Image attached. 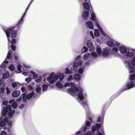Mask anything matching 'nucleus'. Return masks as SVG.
<instances>
[{"instance_id": "19", "label": "nucleus", "mask_w": 135, "mask_h": 135, "mask_svg": "<svg viewBox=\"0 0 135 135\" xmlns=\"http://www.w3.org/2000/svg\"><path fill=\"white\" fill-rule=\"evenodd\" d=\"M20 94V92L18 90L14 91L12 93V97H17L19 96Z\"/></svg>"}, {"instance_id": "8", "label": "nucleus", "mask_w": 135, "mask_h": 135, "mask_svg": "<svg viewBox=\"0 0 135 135\" xmlns=\"http://www.w3.org/2000/svg\"><path fill=\"white\" fill-rule=\"evenodd\" d=\"M11 53L9 52L8 53L7 55V57L8 59H11L10 62L11 63L16 62V63L17 64V67L18 70L20 72H21V68L22 66L21 65H20L18 63H17V61L18 60V58L17 56H14V59L15 60H14L13 59H12V58L11 57Z\"/></svg>"}, {"instance_id": "6", "label": "nucleus", "mask_w": 135, "mask_h": 135, "mask_svg": "<svg viewBox=\"0 0 135 135\" xmlns=\"http://www.w3.org/2000/svg\"><path fill=\"white\" fill-rule=\"evenodd\" d=\"M14 112L15 111L12 109L10 105H8L6 107L4 106L3 107L2 114L3 117H5L7 115L11 117L12 116Z\"/></svg>"}, {"instance_id": "10", "label": "nucleus", "mask_w": 135, "mask_h": 135, "mask_svg": "<svg viewBox=\"0 0 135 135\" xmlns=\"http://www.w3.org/2000/svg\"><path fill=\"white\" fill-rule=\"evenodd\" d=\"M3 117L2 116H1L0 118V129H1V127L3 126L6 124H8L9 126H11L12 122L11 121H8L7 118V117L4 118L3 121H2Z\"/></svg>"}, {"instance_id": "48", "label": "nucleus", "mask_w": 135, "mask_h": 135, "mask_svg": "<svg viewBox=\"0 0 135 135\" xmlns=\"http://www.w3.org/2000/svg\"><path fill=\"white\" fill-rule=\"evenodd\" d=\"M6 93L7 94H9L10 92V91L9 90V89L7 87L6 88Z\"/></svg>"}, {"instance_id": "43", "label": "nucleus", "mask_w": 135, "mask_h": 135, "mask_svg": "<svg viewBox=\"0 0 135 135\" xmlns=\"http://www.w3.org/2000/svg\"><path fill=\"white\" fill-rule=\"evenodd\" d=\"M7 132L5 131H2L0 135H7Z\"/></svg>"}, {"instance_id": "2", "label": "nucleus", "mask_w": 135, "mask_h": 135, "mask_svg": "<svg viewBox=\"0 0 135 135\" xmlns=\"http://www.w3.org/2000/svg\"><path fill=\"white\" fill-rule=\"evenodd\" d=\"M86 120L85 123L83 125L79 131L76 132V134L82 133L84 132L85 135H103L104 131L102 128L100 129L101 124L100 123H96L92 126L91 128L92 132L90 131L86 132V130L89 129L91 123L92 121V119L90 117Z\"/></svg>"}, {"instance_id": "4", "label": "nucleus", "mask_w": 135, "mask_h": 135, "mask_svg": "<svg viewBox=\"0 0 135 135\" xmlns=\"http://www.w3.org/2000/svg\"><path fill=\"white\" fill-rule=\"evenodd\" d=\"M116 46L118 48L120 52L122 54H126L127 57L131 58L133 57V54L132 52H128V49L126 46L120 45L118 42L116 43Z\"/></svg>"}, {"instance_id": "36", "label": "nucleus", "mask_w": 135, "mask_h": 135, "mask_svg": "<svg viewBox=\"0 0 135 135\" xmlns=\"http://www.w3.org/2000/svg\"><path fill=\"white\" fill-rule=\"evenodd\" d=\"M5 82V80L3 78H0V87L2 86Z\"/></svg>"}, {"instance_id": "27", "label": "nucleus", "mask_w": 135, "mask_h": 135, "mask_svg": "<svg viewBox=\"0 0 135 135\" xmlns=\"http://www.w3.org/2000/svg\"><path fill=\"white\" fill-rule=\"evenodd\" d=\"M52 76L51 75L50 76L48 77L47 79V80L50 84H52L54 82Z\"/></svg>"}, {"instance_id": "35", "label": "nucleus", "mask_w": 135, "mask_h": 135, "mask_svg": "<svg viewBox=\"0 0 135 135\" xmlns=\"http://www.w3.org/2000/svg\"><path fill=\"white\" fill-rule=\"evenodd\" d=\"M41 88L40 85L37 86L36 88V91L37 93H40L41 92Z\"/></svg>"}, {"instance_id": "28", "label": "nucleus", "mask_w": 135, "mask_h": 135, "mask_svg": "<svg viewBox=\"0 0 135 135\" xmlns=\"http://www.w3.org/2000/svg\"><path fill=\"white\" fill-rule=\"evenodd\" d=\"M10 103H12V106L14 108H16L17 107V105L16 102L14 101L13 100H11L10 101Z\"/></svg>"}, {"instance_id": "23", "label": "nucleus", "mask_w": 135, "mask_h": 135, "mask_svg": "<svg viewBox=\"0 0 135 135\" xmlns=\"http://www.w3.org/2000/svg\"><path fill=\"white\" fill-rule=\"evenodd\" d=\"M93 57L91 55V54L88 52H87L83 56V59L85 60H86L89 57Z\"/></svg>"}, {"instance_id": "55", "label": "nucleus", "mask_w": 135, "mask_h": 135, "mask_svg": "<svg viewBox=\"0 0 135 135\" xmlns=\"http://www.w3.org/2000/svg\"><path fill=\"white\" fill-rule=\"evenodd\" d=\"M21 91H22V92H23L25 90V88L24 87H22L21 89Z\"/></svg>"}, {"instance_id": "39", "label": "nucleus", "mask_w": 135, "mask_h": 135, "mask_svg": "<svg viewBox=\"0 0 135 135\" xmlns=\"http://www.w3.org/2000/svg\"><path fill=\"white\" fill-rule=\"evenodd\" d=\"M103 118H101L100 116L98 117L97 119V121L98 122L103 123Z\"/></svg>"}, {"instance_id": "22", "label": "nucleus", "mask_w": 135, "mask_h": 135, "mask_svg": "<svg viewBox=\"0 0 135 135\" xmlns=\"http://www.w3.org/2000/svg\"><path fill=\"white\" fill-rule=\"evenodd\" d=\"M102 55L105 57H107L109 55V51L106 49H105L103 51L102 53Z\"/></svg>"}, {"instance_id": "60", "label": "nucleus", "mask_w": 135, "mask_h": 135, "mask_svg": "<svg viewBox=\"0 0 135 135\" xmlns=\"http://www.w3.org/2000/svg\"><path fill=\"white\" fill-rule=\"evenodd\" d=\"M29 7H28V6L27 8L26 9V11L25 12V13H26V12L27 11V10L28 9V8H29Z\"/></svg>"}, {"instance_id": "32", "label": "nucleus", "mask_w": 135, "mask_h": 135, "mask_svg": "<svg viewBox=\"0 0 135 135\" xmlns=\"http://www.w3.org/2000/svg\"><path fill=\"white\" fill-rule=\"evenodd\" d=\"M94 34L95 36L98 37L99 36L100 34L98 30L94 29Z\"/></svg>"}, {"instance_id": "40", "label": "nucleus", "mask_w": 135, "mask_h": 135, "mask_svg": "<svg viewBox=\"0 0 135 135\" xmlns=\"http://www.w3.org/2000/svg\"><path fill=\"white\" fill-rule=\"evenodd\" d=\"M88 50V49L85 46H84L82 49V51L83 53L87 52Z\"/></svg>"}, {"instance_id": "54", "label": "nucleus", "mask_w": 135, "mask_h": 135, "mask_svg": "<svg viewBox=\"0 0 135 135\" xmlns=\"http://www.w3.org/2000/svg\"><path fill=\"white\" fill-rule=\"evenodd\" d=\"M24 16H24V15H23V16L22 17H21V19L19 21L18 24V23L20 24L21 22L22 21V20L23 19V17H24Z\"/></svg>"}, {"instance_id": "24", "label": "nucleus", "mask_w": 135, "mask_h": 135, "mask_svg": "<svg viewBox=\"0 0 135 135\" xmlns=\"http://www.w3.org/2000/svg\"><path fill=\"white\" fill-rule=\"evenodd\" d=\"M81 77V75L78 73L74 74L73 76L74 79L75 80L78 81L80 80Z\"/></svg>"}, {"instance_id": "9", "label": "nucleus", "mask_w": 135, "mask_h": 135, "mask_svg": "<svg viewBox=\"0 0 135 135\" xmlns=\"http://www.w3.org/2000/svg\"><path fill=\"white\" fill-rule=\"evenodd\" d=\"M87 46L89 48V51L91 52V55L93 58H95L98 56L97 54L93 51L95 50L94 47L93 46V44L90 40H88L87 42Z\"/></svg>"}, {"instance_id": "50", "label": "nucleus", "mask_w": 135, "mask_h": 135, "mask_svg": "<svg viewBox=\"0 0 135 135\" xmlns=\"http://www.w3.org/2000/svg\"><path fill=\"white\" fill-rule=\"evenodd\" d=\"M8 103V102L7 100H5L3 102V105H6Z\"/></svg>"}, {"instance_id": "1", "label": "nucleus", "mask_w": 135, "mask_h": 135, "mask_svg": "<svg viewBox=\"0 0 135 135\" xmlns=\"http://www.w3.org/2000/svg\"><path fill=\"white\" fill-rule=\"evenodd\" d=\"M75 85V84L73 82L67 83L64 84V87H71L70 88L68 89L67 92L71 95L75 96L77 94L78 98L79 99V102L85 109L87 118L86 119L88 120L87 119H88L90 117L91 113L86 101L83 100L86 97L87 94L86 93L83 92V90L81 87L80 86V84L77 85V88L76 87Z\"/></svg>"}, {"instance_id": "58", "label": "nucleus", "mask_w": 135, "mask_h": 135, "mask_svg": "<svg viewBox=\"0 0 135 135\" xmlns=\"http://www.w3.org/2000/svg\"><path fill=\"white\" fill-rule=\"evenodd\" d=\"M22 99V98L21 97H20L19 98V99H18L17 100V101L18 102H19Z\"/></svg>"}, {"instance_id": "12", "label": "nucleus", "mask_w": 135, "mask_h": 135, "mask_svg": "<svg viewBox=\"0 0 135 135\" xmlns=\"http://www.w3.org/2000/svg\"><path fill=\"white\" fill-rule=\"evenodd\" d=\"M105 35H107L106 34ZM106 36L108 37H107L103 36L108 40V41L107 42V45L108 46L112 47H114L115 46V45H116V43H117V42L115 41H114L111 39H109V37L107 35Z\"/></svg>"}, {"instance_id": "33", "label": "nucleus", "mask_w": 135, "mask_h": 135, "mask_svg": "<svg viewBox=\"0 0 135 135\" xmlns=\"http://www.w3.org/2000/svg\"><path fill=\"white\" fill-rule=\"evenodd\" d=\"M48 85H47L44 84L42 86V90L43 91H46L48 89Z\"/></svg>"}, {"instance_id": "37", "label": "nucleus", "mask_w": 135, "mask_h": 135, "mask_svg": "<svg viewBox=\"0 0 135 135\" xmlns=\"http://www.w3.org/2000/svg\"><path fill=\"white\" fill-rule=\"evenodd\" d=\"M5 89L3 87H1L0 88V94H1V93H2L3 94H4L5 93Z\"/></svg>"}, {"instance_id": "15", "label": "nucleus", "mask_w": 135, "mask_h": 135, "mask_svg": "<svg viewBox=\"0 0 135 135\" xmlns=\"http://www.w3.org/2000/svg\"><path fill=\"white\" fill-rule=\"evenodd\" d=\"M86 26L87 28L90 29H93L94 27V25L92 22L91 21L86 22Z\"/></svg>"}, {"instance_id": "61", "label": "nucleus", "mask_w": 135, "mask_h": 135, "mask_svg": "<svg viewBox=\"0 0 135 135\" xmlns=\"http://www.w3.org/2000/svg\"><path fill=\"white\" fill-rule=\"evenodd\" d=\"M43 81L44 82L46 81H47V79H46V78H45V79H44Z\"/></svg>"}, {"instance_id": "31", "label": "nucleus", "mask_w": 135, "mask_h": 135, "mask_svg": "<svg viewBox=\"0 0 135 135\" xmlns=\"http://www.w3.org/2000/svg\"><path fill=\"white\" fill-rule=\"evenodd\" d=\"M84 69V68L83 67H80L79 68V70H78L77 73L78 72L81 74H82L83 73Z\"/></svg>"}, {"instance_id": "21", "label": "nucleus", "mask_w": 135, "mask_h": 135, "mask_svg": "<svg viewBox=\"0 0 135 135\" xmlns=\"http://www.w3.org/2000/svg\"><path fill=\"white\" fill-rule=\"evenodd\" d=\"M9 72L6 71L5 72L2 73V78L4 80L5 79H7L9 78Z\"/></svg>"}, {"instance_id": "11", "label": "nucleus", "mask_w": 135, "mask_h": 135, "mask_svg": "<svg viewBox=\"0 0 135 135\" xmlns=\"http://www.w3.org/2000/svg\"><path fill=\"white\" fill-rule=\"evenodd\" d=\"M35 94L34 92L32 91L29 94H26L23 93L22 95V100L24 102H26L27 100H29Z\"/></svg>"}, {"instance_id": "34", "label": "nucleus", "mask_w": 135, "mask_h": 135, "mask_svg": "<svg viewBox=\"0 0 135 135\" xmlns=\"http://www.w3.org/2000/svg\"><path fill=\"white\" fill-rule=\"evenodd\" d=\"M58 77H59V80L60 81H62L63 80L64 78V76L63 73H61L60 74L58 75Z\"/></svg>"}, {"instance_id": "53", "label": "nucleus", "mask_w": 135, "mask_h": 135, "mask_svg": "<svg viewBox=\"0 0 135 135\" xmlns=\"http://www.w3.org/2000/svg\"><path fill=\"white\" fill-rule=\"evenodd\" d=\"M24 16H24V15H23V16L22 17H21V19L19 21L18 24V23L20 24L21 22L22 21V20L23 19V17H24Z\"/></svg>"}, {"instance_id": "59", "label": "nucleus", "mask_w": 135, "mask_h": 135, "mask_svg": "<svg viewBox=\"0 0 135 135\" xmlns=\"http://www.w3.org/2000/svg\"><path fill=\"white\" fill-rule=\"evenodd\" d=\"M96 41L98 42H100V40L98 38H97V39H96Z\"/></svg>"}, {"instance_id": "18", "label": "nucleus", "mask_w": 135, "mask_h": 135, "mask_svg": "<svg viewBox=\"0 0 135 135\" xmlns=\"http://www.w3.org/2000/svg\"><path fill=\"white\" fill-rule=\"evenodd\" d=\"M8 68L11 72H13L17 70L16 67L13 64H11L9 65L8 66Z\"/></svg>"}, {"instance_id": "5", "label": "nucleus", "mask_w": 135, "mask_h": 135, "mask_svg": "<svg viewBox=\"0 0 135 135\" xmlns=\"http://www.w3.org/2000/svg\"><path fill=\"white\" fill-rule=\"evenodd\" d=\"M129 73H130L129 72ZM134 73H131L132 74L129 76V80L127 82L126 84V88H124L123 91L127 90L135 87V74Z\"/></svg>"}, {"instance_id": "56", "label": "nucleus", "mask_w": 135, "mask_h": 135, "mask_svg": "<svg viewBox=\"0 0 135 135\" xmlns=\"http://www.w3.org/2000/svg\"><path fill=\"white\" fill-rule=\"evenodd\" d=\"M22 75H23L24 76H25L27 74V73L26 72H23V73H22Z\"/></svg>"}, {"instance_id": "45", "label": "nucleus", "mask_w": 135, "mask_h": 135, "mask_svg": "<svg viewBox=\"0 0 135 135\" xmlns=\"http://www.w3.org/2000/svg\"><path fill=\"white\" fill-rule=\"evenodd\" d=\"M77 63L78 64V65L80 66H81L82 65V61L81 60H79Z\"/></svg>"}, {"instance_id": "3", "label": "nucleus", "mask_w": 135, "mask_h": 135, "mask_svg": "<svg viewBox=\"0 0 135 135\" xmlns=\"http://www.w3.org/2000/svg\"><path fill=\"white\" fill-rule=\"evenodd\" d=\"M4 30L6 35L8 43L10 42L12 44L15 43L16 40L15 38L16 35V31L11 28H7Z\"/></svg>"}, {"instance_id": "38", "label": "nucleus", "mask_w": 135, "mask_h": 135, "mask_svg": "<svg viewBox=\"0 0 135 135\" xmlns=\"http://www.w3.org/2000/svg\"><path fill=\"white\" fill-rule=\"evenodd\" d=\"M52 77L53 78V79L54 80H53L54 81V82L59 79V77H58V75H54L52 76Z\"/></svg>"}, {"instance_id": "51", "label": "nucleus", "mask_w": 135, "mask_h": 135, "mask_svg": "<svg viewBox=\"0 0 135 135\" xmlns=\"http://www.w3.org/2000/svg\"><path fill=\"white\" fill-rule=\"evenodd\" d=\"M31 79V78L30 77H28L25 79V80L27 82L30 81Z\"/></svg>"}, {"instance_id": "62", "label": "nucleus", "mask_w": 135, "mask_h": 135, "mask_svg": "<svg viewBox=\"0 0 135 135\" xmlns=\"http://www.w3.org/2000/svg\"><path fill=\"white\" fill-rule=\"evenodd\" d=\"M7 129V127H4V128H3V129H4V130H6V129Z\"/></svg>"}, {"instance_id": "44", "label": "nucleus", "mask_w": 135, "mask_h": 135, "mask_svg": "<svg viewBox=\"0 0 135 135\" xmlns=\"http://www.w3.org/2000/svg\"><path fill=\"white\" fill-rule=\"evenodd\" d=\"M11 49L13 51H15V50L16 47L15 45H11Z\"/></svg>"}, {"instance_id": "26", "label": "nucleus", "mask_w": 135, "mask_h": 135, "mask_svg": "<svg viewBox=\"0 0 135 135\" xmlns=\"http://www.w3.org/2000/svg\"><path fill=\"white\" fill-rule=\"evenodd\" d=\"M56 86L59 88H62L64 87L63 85L61 84L59 81H57L56 83Z\"/></svg>"}, {"instance_id": "46", "label": "nucleus", "mask_w": 135, "mask_h": 135, "mask_svg": "<svg viewBox=\"0 0 135 135\" xmlns=\"http://www.w3.org/2000/svg\"><path fill=\"white\" fill-rule=\"evenodd\" d=\"M24 106V105L23 104H21L19 106V108L20 109H22L23 108Z\"/></svg>"}, {"instance_id": "42", "label": "nucleus", "mask_w": 135, "mask_h": 135, "mask_svg": "<svg viewBox=\"0 0 135 135\" xmlns=\"http://www.w3.org/2000/svg\"><path fill=\"white\" fill-rule=\"evenodd\" d=\"M73 80V78L72 76L71 75H70L69 78H68L67 80L69 81Z\"/></svg>"}, {"instance_id": "20", "label": "nucleus", "mask_w": 135, "mask_h": 135, "mask_svg": "<svg viewBox=\"0 0 135 135\" xmlns=\"http://www.w3.org/2000/svg\"><path fill=\"white\" fill-rule=\"evenodd\" d=\"M116 47L113 48L112 50V53L113 54H115V55L116 56H117L119 54V53L118 52V48L116 46Z\"/></svg>"}, {"instance_id": "16", "label": "nucleus", "mask_w": 135, "mask_h": 135, "mask_svg": "<svg viewBox=\"0 0 135 135\" xmlns=\"http://www.w3.org/2000/svg\"><path fill=\"white\" fill-rule=\"evenodd\" d=\"M85 2L83 3V6L85 9L88 10L90 8V5L89 4V0H84Z\"/></svg>"}, {"instance_id": "13", "label": "nucleus", "mask_w": 135, "mask_h": 135, "mask_svg": "<svg viewBox=\"0 0 135 135\" xmlns=\"http://www.w3.org/2000/svg\"><path fill=\"white\" fill-rule=\"evenodd\" d=\"M8 61L6 59L3 62L2 64L0 66V72L1 74L3 71L5 72L6 71L5 70L7 67V66L6 65V64H8Z\"/></svg>"}, {"instance_id": "30", "label": "nucleus", "mask_w": 135, "mask_h": 135, "mask_svg": "<svg viewBox=\"0 0 135 135\" xmlns=\"http://www.w3.org/2000/svg\"><path fill=\"white\" fill-rule=\"evenodd\" d=\"M65 73L66 74H73L74 73L73 71H72L71 70V68L70 69V71L69 70L68 68H67L65 69Z\"/></svg>"}, {"instance_id": "47", "label": "nucleus", "mask_w": 135, "mask_h": 135, "mask_svg": "<svg viewBox=\"0 0 135 135\" xmlns=\"http://www.w3.org/2000/svg\"><path fill=\"white\" fill-rule=\"evenodd\" d=\"M90 34L93 38H95L94 36L93 35V32L92 31H90Z\"/></svg>"}, {"instance_id": "63", "label": "nucleus", "mask_w": 135, "mask_h": 135, "mask_svg": "<svg viewBox=\"0 0 135 135\" xmlns=\"http://www.w3.org/2000/svg\"><path fill=\"white\" fill-rule=\"evenodd\" d=\"M26 13H25V12L24 13V14H23V15H24V16H25V15H26Z\"/></svg>"}, {"instance_id": "14", "label": "nucleus", "mask_w": 135, "mask_h": 135, "mask_svg": "<svg viewBox=\"0 0 135 135\" xmlns=\"http://www.w3.org/2000/svg\"><path fill=\"white\" fill-rule=\"evenodd\" d=\"M79 65L77 62L73 63V66L71 67V69L72 71H73L74 73H76L78 71V68Z\"/></svg>"}, {"instance_id": "57", "label": "nucleus", "mask_w": 135, "mask_h": 135, "mask_svg": "<svg viewBox=\"0 0 135 135\" xmlns=\"http://www.w3.org/2000/svg\"><path fill=\"white\" fill-rule=\"evenodd\" d=\"M33 0H31V1L30 2V3H29L28 5V7H29L31 4V3L32 2H33Z\"/></svg>"}, {"instance_id": "41", "label": "nucleus", "mask_w": 135, "mask_h": 135, "mask_svg": "<svg viewBox=\"0 0 135 135\" xmlns=\"http://www.w3.org/2000/svg\"><path fill=\"white\" fill-rule=\"evenodd\" d=\"M18 85V84L17 82H13L12 83V87L13 88H15Z\"/></svg>"}, {"instance_id": "7", "label": "nucleus", "mask_w": 135, "mask_h": 135, "mask_svg": "<svg viewBox=\"0 0 135 135\" xmlns=\"http://www.w3.org/2000/svg\"><path fill=\"white\" fill-rule=\"evenodd\" d=\"M91 19L92 20L95 21V26H96L97 28L100 31V32L102 34L103 36L107 37H108L103 31V30L99 25L98 21L97 20L95 14L93 12H92V13H91Z\"/></svg>"}, {"instance_id": "17", "label": "nucleus", "mask_w": 135, "mask_h": 135, "mask_svg": "<svg viewBox=\"0 0 135 135\" xmlns=\"http://www.w3.org/2000/svg\"><path fill=\"white\" fill-rule=\"evenodd\" d=\"M81 15L82 17L84 19L86 20L88 19L89 13L88 11L84 10Z\"/></svg>"}, {"instance_id": "52", "label": "nucleus", "mask_w": 135, "mask_h": 135, "mask_svg": "<svg viewBox=\"0 0 135 135\" xmlns=\"http://www.w3.org/2000/svg\"><path fill=\"white\" fill-rule=\"evenodd\" d=\"M41 79V77H39L38 79H37L35 80V81L37 83L39 82L40 81Z\"/></svg>"}, {"instance_id": "49", "label": "nucleus", "mask_w": 135, "mask_h": 135, "mask_svg": "<svg viewBox=\"0 0 135 135\" xmlns=\"http://www.w3.org/2000/svg\"><path fill=\"white\" fill-rule=\"evenodd\" d=\"M22 65L25 68H28L30 67V66H28L26 64L23 63L22 64Z\"/></svg>"}, {"instance_id": "64", "label": "nucleus", "mask_w": 135, "mask_h": 135, "mask_svg": "<svg viewBox=\"0 0 135 135\" xmlns=\"http://www.w3.org/2000/svg\"><path fill=\"white\" fill-rule=\"evenodd\" d=\"M88 64H89V63H88L87 62H86V65H88Z\"/></svg>"}, {"instance_id": "25", "label": "nucleus", "mask_w": 135, "mask_h": 135, "mask_svg": "<svg viewBox=\"0 0 135 135\" xmlns=\"http://www.w3.org/2000/svg\"><path fill=\"white\" fill-rule=\"evenodd\" d=\"M96 50L98 55H100L102 54V50L100 46L99 45L97 46Z\"/></svg>"}, {"instance_id": "29", "label": "nucleus", "mask_w": 135, "mask_h": 135, "mask_svg": "<svg viewBox=\"0 0 135 135\" xmlns=\"http://www.w3.org/2000/svg\"><path fill=\"white\" fill-rule=\"evenodd\" d=\"M30 73L33 75V79H36L38 78V76L37 74L33 71H31Z\"/></svg>"}]
</instances>
